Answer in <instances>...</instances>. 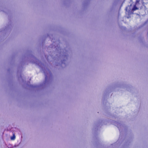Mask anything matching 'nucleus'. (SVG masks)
<instances>
[{
    "instance_id": "nucleus-1",
    "label": "nucleus",
    "mask_w": 148,
    "mask_h": 148,
    "mask_svg": "<svg viewBox=\"0 0 148 148\" xmlns=\"http://www.w3.org/2000/svg\"><path fill=\"white\" fill-rule=\"evenodd\" d=\"M138 9V8L137 7L136 5H135L133 6V7L132 9V10L133 11H134Z\"/></svg>"
},
{
    "instance_id": "nucleus-2",
    "label": "nucleus",
    "mask_w": 148,
    "mask_h": 148,
    "mask_svg": "<svg viewBox=\"0 0 148 148\" xmlns=\"http://www.w3.org/2000/svg\"><path fill=\"white\" fill-rule=\"evenodd\" d=\"M15 138V136L14 134H13L12 136H11V139L12 140H14Z\"/></svg>"
},
{
    "instance_id": "nucleus-3",
    "label": "nucleus",
    "mask_w": 148,
    "mask_h": 148,
    "mask_svg": "<svg viewBox=\"0 0 148 148\" xmlns=\"http://www.w3.org/2000/svg\"><path fill=\"white\" fill-rule=\"evenodd\" d=\"M140 1V0H136V1L135 5H138V4H139Z\"/></svg>"
}]
</instances>
